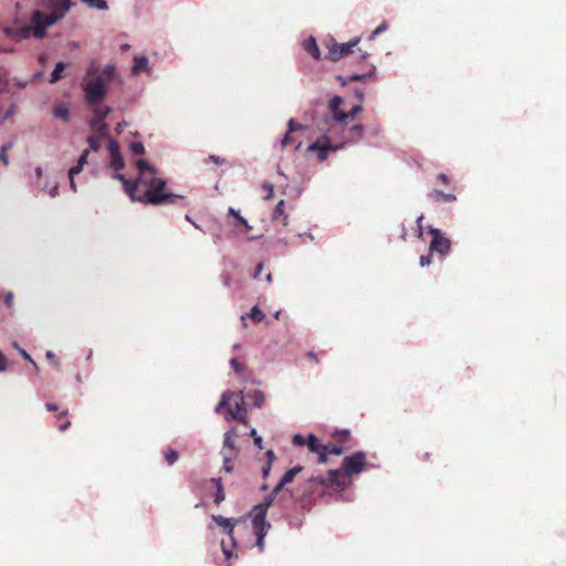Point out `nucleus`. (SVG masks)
<instances>
[{
  "instance_id": "obj_64",
  "label": "nucleus",
  "mask_w": 566,
  "mask_h": 566,
  "mask_svg": "<svg viewBox=\"0 0 566 566\" xmlns=\"http://www.w3.org/2000/svg\"><path fill=\"white\" fill-rule=\"evenodd\" d=\"M254 444L259 448V449H263V446H262V438L261 437H255L254 440H253Z\"/></svg>"
},
{
  "instance_id": "obj_3",
  "label": "nucleus",
  "mask_w": 566,
  "mask_h": 566,
  "mask_svg": "<svg viewBox=\"0 0 566 566\" xmlns=\"http://www.w3.org/2000/svg\"><path fill=\"white\" fill-rule=\"evenodd\" d=\"M146 191L142 195L136 193L134 201L146 202L153 206L160 205H176L184 200L182 196L169 192L166 190V180L157 177L156 175L144 180Z\"/></svg>"
},
{
  "instance_id": "obj_10",
  "label": "nucleus",
  "mask_w": 566,
  "mask_h": 566,
  "mask_svg": "<svg viewBox=\"0 0 566 566\" xmlns=\"http://www.w3.org/2000/svg\"><path fill=\"white\" fill-rule=\"evenodd\" d=\"M252 526H253V532H254V535L256 537V547L259 549V552H263L264 551V538L266 536V533H268V530L271 527V524L268 523L266 521H262L261 517H259L258 520H253L252 518Z\"/></svg>"
},
{
  "instance_id": "obj_45",
  "label": "nucleus",
  "mask_w": 566,
  "mask_h": 566,
  "mask_svg": "<svg viewBox=\"0 0 566 566\" xmlns=\"http://www.w3.org/2000/svg\"><path fill=\"white\" fill-rule=\"evenodd\" d=\"M388 28V24L386 22H382L380 25H378L373 32L371 34L368 36V40L369 41H373L378 34H380L381 32L386 31Z\"/></svg>"
},
{
  "instance_id": "obj_31",
  "label": "nucleus",
  "mask_w": 566,
  "mask_h": 566,
  "mask_svg": "<svg viewBox=\"0 0 566 566\" xmlns=\"http://www.w3.org/2000/svg\"><path fill=\"white\" fill-rule=\"evenodd\" d=\"M333 436L336 439V441L339 443V446L348 443L352 439V434H350L349 430L336 431Z\"/></svg>"
},
{
  "instance_id": "obj_52",
  "label": "nucleus",
  "mask_w": 566,
  "mask_h": 566,
  "mask_svg": "<svg viewBox=\"0 0 566 566\" xmlns=\"http://www.w3.org/2000/svg\"><path fill=\"white\" fill-rule=\"evenodd\" d=\"M318 455V463H326L327 462V449L323 448V451L317 452Z\"/></svg>"
},
{
  "instance_id": "obj_9",
  "label": "nucleus",
  "mask_w": 566,
  "mask_h": 566,
  "mask_svg": "<svg viewBox=\"0 0 566 566\" xmlns=\"http://www.w3.org/2000/svg\"><path fill=\"white\" fill-rule=\"evenodd\" d=\"M429 232L432 235V240L430 243V252H438L442 255H446L450 250V240L442 235L439 229L431 228Z\"/></svg>"
},
{
  "instance_id": "obj_29",
  "label": "nucleus",
  "mask_w": 566,
  "mask_h": 566,
  "mask_svg": "<svg viewBox=\"0 0 566 566\" xmlns=\"http://www.w3.org/2000/svg\"><path fill=\"white\" fill-rule=\"evenodd\" d=\"M65 69H66V63H64V62L56 63L54 70L51 73L50 83H56L57 81H60L63 77L62 72Z\"/></svg>"
},
{
  "instance_id": "obj_25",
  "label": "nucleus",
  "mask_w": 566,
  "mask_h": 566,
  "mask_svg": "<svg viewBox=\"0 0 566 566\" xmlns=\"http://www.w3.org/2000/svg\"><path fill=\"white\" fill-rule=\"evenodd\" d=\"M430 197L434 201H442V202H453L457 199L455 195H453V193H444V192H442L440 190H433L430 193Z\"/></svg>"
},
{
  "instance_id": "obj_44",
  "label": "nucleus",
  "mask_w": 566,
  "mask_h": 566,
  "mask_svg": "<svg viewBox=\"0 0 566 566\" xmlns=\"http://www.w3.org/2000/svg\"><path fill=\"white\" fill-rule=\"evenodd\" d=\"M129 147H130L132 153L135 155H144L145 154V147L139 142H133Z\"/></svg>"
},
{
  "instance_id": "obj_47",
  "label": "nucleus",
  "mask_w": 566,
  "mask_h": 566,
  "mask_svg": "<svg viewBox=\"0 0 566 566\" xmlns=\"http://www.w3.org/2000/svg\"><path fill=\"white\" fill-rule=\"evenodd\" d=\"M304 129V126L296 123L295 119L291 118L289 120V133H294L296 130H302Z\"/></svg>"
},
{
  "instance_id": "obj_38",
  "label": "nucleus",
  "mask_w": 566,
  "mask_h": 566,
  "mask_svg": "<svg viewBox=\"0 0 566 566\" xmlns=\"http://www.w3.org/2000/svg\"><path fill=\"white\" fill-rule=\"evenodd\" d=\"M12 146H13L12 143H7V144L2 145L0 148V160L2 161V164L4 166L9 165L8 151L12 148Z\"/></svg>"
},
{
  "instance_id": "obj_17",
  "label": "nucleus",
  "mask_w": 566,
  "mask_h": 566,
  "mask_svg": "<svg viewBox=\"0 0 566 566\" xmlns=\"http://www.w3.org/2000/svg\"><path fill=\"white\" fill-rule=\"evenodd\" d=\"M212 521L218 526H220L224 530V532L230 536V538L232 541V545L234 546L235 543H234L233 532H234L235 521L232 518L223 517L221 515H212Z\"/></svg>"
},
{
  "instance_id": "obj_12",
  "label": "nucleus",
  "mask_w": 566,
  "mask_h": 566,
  "mask_svg": "<svg viewBox=\"0 0 566 566\" xmlns=\"http://www.w3.org/2000/svg\"><path fill=\"white\" fill-rule=\"evenodd\" d=\"M344 104V99L340 96H334L328 103V111L331 113L332 118L337 123H346L347 115L346 112L340 108Z\"/></svg>"
},
{
  "instance_id": "obj_39",
  "label": "nucleus",
  "mask_w": 566,
  "mask_h": 566,
  "mask_svg": "<svg viewBox=\"0 0 566 566\" xmlns=\"http://www.w3.org/2000/svg\"><path fill=\"white\" fill-rule=\"evenodd\" d=\"M71 422L70 420L67 419V411H64L62 412L60 416H59V422H57V429L60 431H65L69 427H70Z\"/></svg>"
},
{
  "instance_id": "obj_28",
  "label": "nucleus",
  "mask_w": 566,
  "mask_h": 566,
  "mask_svg": "<svg viewBox=\"0 0 566 566\" xmlns=\"http://www.w3.org/2000/svg\"><path fill=\"white\" fill-rule=\"evenodd\" d=\"M90 9H96L99 11H106L108 9V4L105 0H80Z\"/></svg>"
},
{
  "instance_id": "obj_48",
  "label": "nucleus",
  "mask_w": 566,
  "mask_h": 566,
  "mask_svg": "<svg viewBox=\"0 0 566 566\" xmlns=\"http://www.w3.org/2000/svg\"><path fill=\"white\" fill-rule=\"evenodd\" d=\"M293 444L295 446H306L307 438L302 434H295L292 439Z\"/></svg>"
},
{
  "instance_id": "obj_20",
  "label": "nucleus",
  "mask_w": 566,
  "mask_h": 566,
  "mask_svg": "<svg viewBox=\"0 0 566 566\" xmlns=\"http://www.w3.org/2000/svg\"><path fill=\"white\" fill-rule=\"evenodd\" d=\"M247 317L251 318L255 323H260L265 318V314L259 308V306H253L249 313L241 316L243 327H247Z\"/></svg>"
},
{
  "instance_id": "obj_11",
  "label": "nucleus",
  "mask_w": 566,
  "mask_h": 566,
  "mask_svg": "<svg viewBox=\"0 0 566 566\" xmlns=\"http://www.w3.org/2000/svg\"><path fill=\"white\" fill-rule=\"evenodd\" d=\"M109 111H111L109 107H105L103 109L102 108L95 109L96 117L91 123L92 128L94 130L93 134H98L99 136L107 137L108 127H107L106 123L104 122V118L107 116Z\"/></svg>"
},
{
  "instance_id": "obj_5",
  "label": "nucleus",
  "mask_w": 566,
  "mask_h": 566,
  "mask_svg": "<svg viewBox=\"0 0 566 566\" xmlns=\"http://www.w3.org/2000/svg\"><path fill=\"white\" fill-rule=\"evenodd\" d=\"M228 409V415L231 420H237L244 426L249 424L247 409L244 407L243 391L239 392H223L221 400L216 406V412H220L222 408Z\"/></svg>"
},
{
  "instance_id": "obj_40",
  "label": "nucleus",
  "mask_w": 566,
  "mask_h": 566,
  "mask_svg": "<svg viewBox=\"0 0 566 566\" xmlns=\"http://www.w3.org/2000/svg\"><path fill=\"white\" fill-rule=\"evenodd\" d=\"M324 447L327 449V454H335L339 455L342 454L347 448L339 444H324Z\"/></svg>"
},
{
  "instance_id": "obj_55",
  "label": "nucleus",
  "mask_w": 566,
  "mask_h": 566,
  "mask_svg": "<svg viewBox=\"0 0 566 566\" xmlns=\"http://www.w3.org/2000/svg\"><path fill=\"white\" fill-rule=\"evenodd\" d=\"M13 293L12 292H8L4 296V302L7 304L8 307H11L12 306V303H13Z\"/></svg>"
},
{
  "instance_id": "obj_54",
  "label": "nucleus",
  "mask_w": 566,
  "mask_h": 566,
  "mask_svg": "<svg viewBox=\"0 0 566 566\" xmlns=\"http://www.w3.org/2000/svg\"><path fill=\"white\" fill-rule=\"evenodd\" d=\"M7 369V359L2 352L0 350V373H3Z\"/></svg>"
},
{
  "instance_id": "obj_8",
  "label": "nucleus",
  "mask_w": 566,
  "mask_h": 566,
  "mask_svg": "<svg viewBox=\"0 0 566 566\" xmlns=\"http://www.w3.org/2000/svg\"><path fill=\"white\" fill-rule=\"evenodd\" d=\"M359 43V38H354L347 43H334L329 46L328 59L331 61H339L342 57L353 53V48Z\"/></svg>"
},
{
  "instance_id": "obj_7",
  "label": "nucleus",
  "mask_w": 566,
  "mask_h": 566,
  "mask_svg": "<svg viewBox=\"0 0 566 566\" xmlns=\"http://www.w3.org/2000/svg\"><path fill=\"white\" fill-rule=\"evenodd\" d=\"M340 148H342L340 145L333 146L329 137L324 135V136L319 137L313 144L308 145L307 151L308 153H314V151L317 153V159L319 161H324L331 151H337Z\"/></svg>"
},
{
  "instance_id": "obj_41",
  "label": "nucleus",
  "mask_w": 566,
  "mask_h": 566,
  "mask_svg": "<svg viewBox=\"0 0 566 566\" xmlns=\"http://www.w3.org/2000/svg\"><path fill=\"white\" fill-rule=\"evenodd\" d=\"M178 452L174 449H168L165 452V459L169 465H172L178 460Z\"/></svg>"
},
{
  "instance_id": "obj_33",
  "label": "nucleus",
  "mask_w": 566,
  "mask_h": 566,
  "mask_svg": "<svg viewBox=\"0 0 566 566\" xmlns=\"http://www.w3.org/2000/svg\"><path fill=\"white\" fill-rule=\"evenodd\" d=\"M237 457L230 455L228 453H223V465L221 468V471L226 473H231L233 471V460Z\"/></svg>"
},
{
  "instance_id": "obj_1",
  "label": "nucleus",
  "mask_w": 566,
  "mask_h": 566,
  "mask_svg": "<svg viewBox=\"0 0 566 566\" xmlns=\"http://www.w3.org/2000/svg\"><path fill=\"white\" fill-rule=\"evenodd\" d=\"M70 7L71 0H50L51 14L44 15L42 11L35 10L31 17V27L6 28L4 33L15 41L25 40L31 34L36 39H43L46 35V28L61 19Z\"/></svg>"
},
{
  "instance_id": "obj_43",
  "label": "nucleus",
  "mask_w": 566,
  "mask_h": 566,
  "mask_svg": "<svg viewBox=\"0 0 566 566\" xmlns=\"http://www.w3.org/2000/svg\"><path fill=\"white\" fill-rule=\"evenodd\" d=\"M86 157H87V151H85V153L80 157V159H78V161H77V165H76V166H73V169H72L73 176H74V175H76V174H78V172L82 170L83 166H84V165H85V163H86Z\"/></svg>"
},
{
  "instance_id": "obj_27",
  "label": "nucleus",
  "mask_w": 566,
  "mask_h": 566,
  "mask_svg": "<svg viewBox=\"0 0 566 566\" xmlns=\"http://www.w3.org/2000/svg\"><path fill=\"white\" fill-rule=\"evenodd\" d=\"M249 399L251 400L252 405L256 408H260L265 402V395L261 390H253L251 394L248 395Z\"/></svg>"
},
{
  "instance_id": "obj_19",
  "label": "nucleus",
  "mask_w": 566,
  "mask_h": 566,
  "mask_svg": "<svg viewBox=\"0 0 566 566\" xmlns=\"http://www.w3.org/2000/svg\"><path fill=\"white\" fill-rule=\"evenodd\" d=\"M136 167L139 171V178L137 179L138 185L144 180L148 179L149 177L156 175L155 168L150 166L148 161L145 159H138L136 163Z\"/></svg>"
},
{
  "instance_id": "obj_16",
  "label": "nucleus",
  "mask_w": 566,
  "mask_h": 566,
  "mask_svg": "<svg viewBox=\"0 0 566 566\" xmlns=\"http://www.w3.org/2000/svg\"><path fill=\"white\" fill-rule=\"evenodd\" d=\"M237 436H238V433H237L235 428H232L224 433L223 449H226L227 451H223V453H228L230 455L238 457L239 450H238V448L235 446V441H234V438Z\"/></svg>"
},
{
  "instance_id": "obj_4",
  "label": "nucleus",
  "mask_w": 566,
  "mask_h": 566,
  "mask_svg": "<svg viewBox=\"0 0 566 566\" xmlns=\"http://www.w3.org/2000/svg\"><path fill=\"white\" fill-rule=\"evenodd\" d=\"M114 71L115 67L113 65H107L102 73L90 75V77L85 80L83 90L88 105H98L104 101L109 83L114 76Z\"/></svg>"
},
{
  "instance_id": "obj_34",
  "label": "nucleus",
  "mask_w": 566,
  "mask_h": 566,
  "mask_svg": "<svg viewBox=\"0 0 566 566\" xmlns=\"http://www.w3.org/2000/svg\"><path fill=\"white\" fill-rule=\"evenodd\" d=\"M284 200H280L279 203L276 205L275 209H274V213H273V218L274 219H279V218H283V224H286V220H287V216L285 214V211H284Z\"/></svg>"
},
{
  "instance_id": "obj_18",
  "label": "nucleus",
  "mask_w": 566,
  "mask_h": 566,
  "mask_svg": "<svg viewBox=\"0 0 566 566\" xmlns=\"http://www.w3.org/2000/svg\"><path fill=\"white\" fill-rule=\"evenodd\" d=\"M303 470V467L301 465H297V467H294L290 470H287L283 476L281 478V480L279 481L277 485L274 488V493H279L283 490V488L293 482V480L295 479V476Z\"/></svg>"
},
{
  "instance_id": "obj_56",
  "label": "nucleus",
  "mask_w": 566,
  "mask_h": 566,
  "mask_svg": "<svg viewBox=\"0 0 566 566\" xmlns=\"http://www.w3.org/2000/svg\"><path fill=\"white\" fill-rule=\"evenodd\" d=\"M221 546L226 558L229 559L232 556V551L226 546L224 542L221 543Z\"/></svg>"
},
{
  "instance_id": "obj_13",
  "label": "nucleus",
  "mask_w": 566,
  "mask_h": 566,
  "mask_svg": "<svg viewBox=\"0 0 566 566\" xmlns=\"http://www.w3.org/2000/svg\"><path fill=\"white\" fill-rule=\"evenodd\" d=\"M107 149L111 157V167L115 171H119L124 167V160L120 155L118 143L114 139H108Z\"/></svg>"
},
{
  "instance_id": "obj_50",
  "label": "nucleus",
  "mask_w": 566,
  "mask_h": 566,
  "mask_svg": "<svg viewBox=\"0 0 566 566\" xmlns=\"http://www.w3.org/2000/svg\"><path fill=\"white\" fill-rule=\"evenodd\" d=\"M292 134L293 133H286L285 136L283 137V139L281 140V147L282 148H285L286 146L291 145L294 143L293 140V137H292Z\"/></svg>"
},
{
  "instance_id": "obj_60",
  "label": "nucleus",
  "mask_w": 566,
  "mask_h": 566,
  "mask_svg": "<svg viewBox=\"0 0 566 566\" xmlns=\"http://www.w3.org/2000/svg\"><path fill=\"white\" fill-rule=\"evenodd\" d=\"M271 463H265V465L262 468L263 476L266 478L271 471Z\"/></svg>"
},
{
  "instance_id": "obj_51",
  "label": "nucleus",
  "mask_w": 566,
  "mask_h": 566,
  "mask_svg": "<svg viewBox=\"0 0 566 566\" xmlns=\"http://www.w3.org/2000/svg\"><path fill=\"white\" fill-rule=\"evenodd\" d=\"M432 252H430L428 255H421L420 256V265L421 266H428L431 264L432 262V255H431Z\"/></svg>"
},
{
  "instance_id": "obj_6",
  "label": "nucleus",
  "mask_w": 566,
  "mask_h": 566,
  "mask_svg": "<svg viewBox=\"0 0 566 566\" xmlns=\"http://www.w3.org/2000/svg\"><path fill=\"white\" fill-rule=\"evenodd\" d=\"M366 464V454L358 451L343 459V470L347 476L359 474Z\"/></svg>"
},
{
  "instance_id": "obj_35",
  "label": "nucleus",
  "mask_w": 566,
  "mask_h": 566,
  "mask_svg": "<svg viewBox=\"0 0 566 566\" xmlns=\"http://www.w3.org/2000/svg\"><path fill=\"white\" fill-rule=\"evenodd\" d=\"M12 347L15 348L20 355L23 357V359L30 361L33 367L35 368V370H39V367L36 365V363L32 359V357L19 345V343L17 340L12 342Z\"/></svg>"
},
{
  "instance_id": "obj_42",
  "label": "nucleus",
  "mask_w": 566,
  "mask_h": 566,
  "mask_svg": "<svg viewBox=\"0 0 566 566\" xmlns=\"http://www.w3.org/2000/svg\"><path fill=\"white\" fill-rule=\"evenodd\" d=\"M230 365L233 368V370L239 375L243 374L245 369L244 365L235 357L230 360Z\"/></svg>"
},
{
  "instance_id": "obj_59",
  "label": "nucleus",
  "mask_w": 566,
  "mask_h": 566,
  "mask_svg": "<svg viewBox=\"0 0 566 566\" xmlns=\"http://www.w3.org/2000/svg\"><path fill=\"white\" fill-rule=\"evenodd\" d=\"M266 458H268V461L266 463H273L274 459H275V454L273 452V450H268L266 451Z\"/></svg>"
},
{
  "instance_id": "obj_58",
  "label": "nucleus",
  "mask_w": 566,
  "mask_h": 566,
  "mask_svg": "<svg viewBox=\"0 0 566 566\" xmlns=\"http://www.w3.org/2000/svg\"><path fill=\"white\" fill-rule=\"evenodd\" d=\"M438 180L440 182H442L443 185H449V182H450V179H449V177L446 174H440L438 176Z\"/></svg>"
},
{
  "instance_id": "obj_2",
  "label": "nucleus",
  "mask_w": 566,
  "mask_h": 566,
  "mask_svg": "<svg viewBox=\"0 0 566 566\" xmlns=\"http://www.w3.org/2000/svg\"><path fill=\"white\" fill-rule=\"evenodd\" d=\"M346 486L345 479L338 469L329 470L327 478H310L302 486V497L312 502L324 496L329 491H342Z\"/></svg>"
},
{
  "instance_id": "obj_30",
  "label": "nucleus",
  "mask_w": 566,
  "mask_h": 566,
  "mask_svg": "<svg viewBox=\"0 0 566 566\" xmlns=\"http://www.w3.org/2000/svg\"><path fill=\"white\" fill-rule=\"evenodd\" d=\"M228 213L233 216L238 223L241 224L242 227H244L245 229V232H249L252 227L249 224V222L247 221V219H244L239 211H237L234 208L230 207L229 210H228Z\"/></svg>"
},
{
  "instance_id": "obj_49",
  "label": "nucleus",
  "mask_w": 566,
  "mask_h": 566,
  "mask_svg": "<svg viewBox=\"0 0 566 566\" xmlns=\"http://www.w3.org/2000/svg\"><path fill=\"white\" fill-rule=\"evenodd\" d=\"M9 92V82L8 80L0 74V94Z\"/></svg>"
},
{
  "instance_id": "obj_36",
  "label": "nucleus",
  "mask_w": 566,
  "mask_h": 566,
  "mask_svg": "<svg viewBox=\"0 0 566 566\" xmlns=\"http://www.w3.org/2000/svg\"><path fill=\"white\" fill-rule=\"evenodd\" d=\"M375 70H376V67L374 65H370V69H369V71L367 73L353 74V75L349 76L348 81L349 82L366 81L367 78L371 77L375 74Z\"/></svg>"
},
{
  "instance_id": "obj_37",
  "label": "nucleus",
  "mask_w": 566,
  "mask_h": 566,
  "mask_svg": "<svg viewBox=\"0 0 566 566\" xmlns=\"http://www.w3.org/2000/svg\"><path fill=\"white\" fill-rule=\"evenodd\" d=\"M364 133V126L361 124H356L349 128V140H358Z\"/></svg>"
},
{
  "instance_id": "obj_14",
  "label": "nucleus",
  "mask_w": 566,
  "mask_h": 566,
  "mask_svg": "<svg viewBox=\"0 0 566 566\" xmlns=\"http://www.w3.org/2000/svg\"><path fill=\"white\" fill-rule=\"evenodd\" d=\"M277 493H274V490L264 499V501L253 507V520H258L261 517L262 521H266V512L269 507L273 504L274 499Z\"/></svg>"
},
{
  "instance_id": "obj_15",
  "label": "nucleus",
  "mask_w": 566,
  "mask_h": 566,
  "mask_svg": "<svg viewBox=\"0 0 566 566\" xmlns=\"http://www.w3.org/2000/svg\"><path fill=\"white\" fill-rule=\"evenodd\" d=\"M114 179L119 180L123 184L125 192L129 196L132 200L136 199V192L138 188V180H128L123 174L119 171H115Z\"/></svg>"
},
{
  "instance_id": "obj_62",
  "label": "nucleus",
  "mask_w": 566,
  "mask_h": 566,
  "mask_svg": "<svg viewBox=\"0 0 566 566\" xmlns=\"http://www.w3.org/2000/svg\"><path fill=\"white\" fill-rule=\"evenodd\" d=\"M57 190H59L57 185H54L53 187H51L50 190H49L50 197H52V198L56 197L57 196Z\"/></svg>"
},
{
  "instance_id": "obj_57",
  "label": "nucleus",
  "mask_w": 566,
  "mask_h": 566,
  "mask_svg": "<svg viewBox=\"0 0 566 566\" xmlns=\"http://www.w3.org/2000/svg\"><path fill=\"white\" fill-rule=\"evenodd\" d=\"M263 188L268 190V193L265 196V199H270L273 197V186L268 184V185H263Z\"/></svg>"
},
{
  "instance_id": "obj_63",
  "label": "nucleus",
  "mask_w": 566,
  "mask_h": 566,
  "mask_svg": "<svg viewBox=\"0 0 566 566\" xmlns=\"http://www.w3.org/2000/svg\"><path fill=\"white\" fill-rule=\"evenodd\" d=\"M262 270H263V264L262 263H259L256 265V269H255V273H254V277H260L261 273H262Z\"/></svg>"
},
{
  "instance_id": "obj_21",
  "label": "nucleus",
  "mask_w": 566,
  "mask_h": 566,
  "mask_svg": "<svg viewBox=\"0 0 566 566\" xmlns=\"http://www.w3.org/2000/svg\"><path fill=\"white\" fill-rule=\"evenodd\" d=\"M53 116L57 119L69 122L71 118L70 107L66 103H61L53 108Z\"/></svg>"
},
{
  "instance_id": "obj_32",
  "label": "nucleus",
  "mask_w": 566,
  "mask_h": 566,
  "mask_svg": "<svg viewBox=\"0 0 566 566\" xmlns=\"http://www.w3.org/2000/svg\"><path fill=\"white\" fill-rule=\"evenodd\" d=\"M106 138V136H99L98 134H93L87 138L90 148L94 151L98 150L102 142Z\"/></svg>"
},
{
  "instance_id": "obj_24",
  "label": "nucleus",
  "mask_w": 566,
  "mask_h": 566,
  "mask_svg": "<svg viewBox=\"0 0 566 566\" xmlns=\"http://www.w3.org/2000/svg\"><path fill=\"white\" fill-rule=\"evenodd\" d=\"M306 447L308 448L310 451L314 453L323 451V448H325L324 444L321 443L317 437L314 436L313 433L308 434Z\"/></svg>"
},
{
  "instance_id": "obj_26",
  "label": "nucleus",
  "mask_w": 566,
  "mask_h": 566,
  "mask_svg": "<svg viewBox=\"0 0 566 566\" xmlns=\"http://www.w3.org/2000/svg\"><path fill=\"white\" fill-rule=\"evenodd\" d=\"M211 482L216 484L217 492H216V495H214V503L217 505H219L226 499V494H224V490H223V486H222L221 478H213V479H211Z\"/></svg>"
},
{
  "instance_id": "obj_53",
  "label": "nucleus",
  "mask_w": 566,
  "mask_h": 566,
  "mask_svg": "<svg viewBox=\"0 0 566 566\" xmlns=\"http://www.w3.org/2000/svg\"><path fill=\"white\" fill-rule=\"evenodd\" d=\"M208 161H211L216 165H222L224 163V159H222L221 157L216 156V155H210L207 159V163Z\"/></svg>"
},
{
  "instance_id": "obj_22",
  "label": "nucleus",
  "mask_w": 566,
  "mask_h": 566,
  "mask_svg": "<svg viewBox=\"0 0 566 566\" xmlns=\"http://www.w3.org/2000/svg\"><path fill=\"white\" fill-rule=\"evenodd\" d=\"M304 49L306 50V52L312 55L315 60H319L321 57V52H319V49H318V45L315 41V39L311 38L308 39L305 43H304Z\"/></svg>"
},
{
  "instance_id": "obj_61",
  "label": "nucleus",
  "mask_w": 566,
  "mask_h": 566,
  "mask_svg": "<svg viewBox=\"0 0 566 566\" xmlns=\"http://www.w3.org/2000/svg\"><path fill=\"white\" fill-rule=\"evenodd\" d=\"M45 408L48 411H56L59 409V407L53 402H46Z\"/></svg>"
},
{
  "instance_id": "obj_46",
  "label": "nucleus",
  "mask_w": 566,
  "mask_h": 566,
  "mask_svg": "<svg viewBox=\"0 0 566 566\" xmlns=\"http://www.w3.org/2000/svg\"><path fill=\"white\" fill-rule=\"evenodd\" d=\"M363 112V106L361 104H358V105H355L354 107H352L348 112H346V115H347V119H353L355 118V116L359 113Z\"/></svg>"
},
{
  "instance_id": "obj_23",
  "label": "nucleus",
  "mask_w": 566,
  "mask_h": 566,
  "mask_svg": "<svg viewBox=\"0 0 566 566\" xmlns=\"http://www.w3.org/2000/svg\"><path fill=\"white\" fill-rule=\"evenodd\" d=\"M148 60L146 56H136L132 69L133 74H139L147 70Z\"/></svg>"
}]
</instances>
